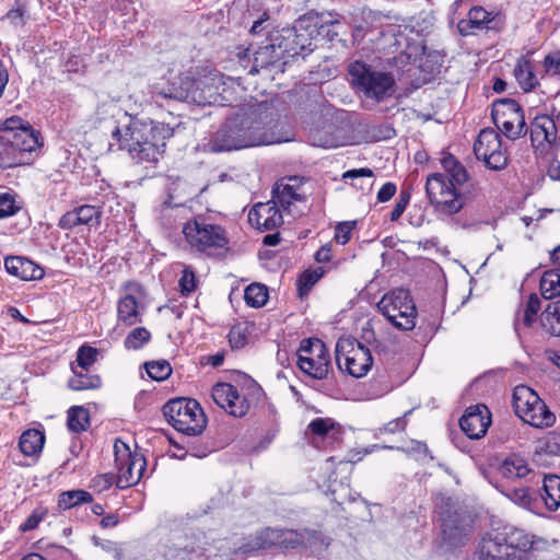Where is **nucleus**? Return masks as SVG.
<instances>
[{
    "mask_svg": "<svg viewBox=\"0 0 560 560\" xmlns=\"http://www.w3.org/2000/svg\"><path fill=\"white\" fill-rule=\"evenodd\" d=\"M173 136L174 129L167 124L136 118L112 131L118 149L126 150L131 160L144 168L155 167L165 152L166 141Z\"/></svg>",
    "mask_w": 560,
    "mask_h": 560,
    "instance_id": "f257e3e1",
    "label": "nucleus"
},
{
    "mask_svg": "<svg viewBox=\"0 0 560 560\" xmlns=\"http://www.w3.org/2000/svg\"><path fill=\"white\" fill-rule=\"evenodd\" d=\"M267 115L261 106L236 114L213 133L209 147L213 152L240 150L270 143L267 133Z\"/></svg>",
    "mask_w": 560,
    "mask_h": 560,
    "instance_id": "f03ea898",
    "label": "nucleus"
},
{
    "mask_svg": "<svg viewBox=\"0 0 560 560\" xmlns=\"http://www.w3.org/2000/svg\"><path fill=\"white\" fill-rule=\"evenodd\" d=\"M221 83L222 77L217 73L196 78L194 71L189 69L171 75L165 82L154 84L152 86V95L154 97L206 106L221 101L219 91Z\"/></svg>",
    "mask_w": 560,
    "mask_h": 560,
    "instance_id": "7ed1b4c3",
    "label": "nucleus"
},
{
    "mask_svg": "<svg viewBox=\"0 0 560 560\" xmlns=\"http://www.w3.org/2000/svg\"><path fill=\"white\" fill-rule=\"evenodd\" d=\"M40 145L39 132L28 122L18 116L8 118L0 127V166L11 168L31 164Z\"/></svg>",
    "mask_w": 560,
    "mask_h": 560,
    "instance_id": "20e7f679",
    "label": "nucleus"
},
{
    "mask_svg": "<svg viewBox=\"0 0 560 560\" xmlns=\"http://www.w3.org/2000/svg\"><path fill=\"white\" fill-rule=\"evenodd\" d=\"M183 234L192 250L207 256L217 257L229 250L226 230L203 218L187 221L183 226Z\"/></svg>",
    "mask_w": 560,
    "mask_h": 560,
    "instance_id": "39448f33",
    "label": "nucleus"
},
{
    "mask_svg": "<svg viewBox=\"0 0 560 560\" xmlns=\"http://www.w3.org/2000/svg\"><path fill=\"white\" fill-rule=\"evenodd\" d=\"M315 27L313 15L306 14L301 16L292 27L270 32V40L282 50L283 58L288 62L300 56L304 58L315 48L313 43Z\"/></svg>",
    "mask_w": 560,
    "mask_h": 560,
    "instance_id": "423d86ee",
    "label": "nucleus"
},
{
    "mask_svg": "<svg viewBox=\"0 0 560 560\" xmlns=\"http://www.w3.org/2000/svg\"><path fill=\"white\" fill-rule=\"evenodd\" d=\"M348 71L352 85L363 92L368 98L380 102L395 91V79L389 72L376 70L359 60L351 62Z\"/></svg>",
    "mask_w": 560,
    "mask_h": 560,
    "instance_id": "0eeeda50",
    "label": "nucleus"
},
{
    "mask_svg": "<svg viewBox=\"0 0 560 560\" xmlns=\"http://www.w3.org/2000/svg\"><path fill=\"white\" fill-rule=\"evenodd\" d=\"M163 416L175 430L189 436L201 434L207 425L202 408L190 398L170 400L163 407Z\"/></svg>",
    "mask_w": 560,
    "mask_h": 560,
    "instance_id": "6e6552de",
    "label": "nucleus"
},
{
    "mask_svg": "<svg viewBox=\"0 0 560 560\" xmlns=\"http://www.w3.org/2000/svg\"><path fill=\"white\" fill-rule=\"evenodd\" d=\"M512 405L515 415L534 428H548L556 421L555 415L545 401L527 385H518L514 388Z\"/></svg>",
    "mask_w": 560,
    "mask_h": 560,
    "instance_id": "1a4fd4ad",
    "label": "nucleus"
},
{
    "mask_svg": "<svg viewBox=\"0 0 560 560\" xmlns=\"http://www.w3.org/2000/svg\"><path fill=\"white\" fill-rule=\"evenodd\" d=\"M376 306L395 328L409 331L416 327L417 307L409 291L392 290L383 295Z\"/></svg>",
    "mask_w": 560,
    "mask_h": 560,
    "instance_id": "9d476101",
    "label": "nucleus"
},
{
    "mask_svg": "<svg viewBox=\"0 0 560 560\" xmlns=\"http://www.w3.org/2000/svg\"><path fill=\"white\" fill-rule=\"evenodd\" d=\"M336 362L341 371L360 378L373 364L370 349L353 338H340L336 343Z\"/></svg>",
    "mask_w": 560,
    "mask_h": 560,
    "instance_id": "9b49d317",
    "label": "nucleus"
},
{
    "mask_svg": "<svg viewBox=\"0 0 560 560\" xmlns=\"http://www.w3.org/2000/svg\"><path fill=\"white\" fill-rule=\"evenodd\" d=\"M491 117L497 128L510 140H516L527 133L523 109L513 98L494 101Z\"/></svg>",
    "mask_w": 560,
    "mask_h": 560,
    "instance_id": "f8f14e48",
    "label": "nucleus"
},
{
    "mask_svg": "<svg viewBox=\"0 0 560 560\" xmlns=\"http://www.w3.org/2000/svg\"><path fill=\"white\" fill-rule=\"evenodd\" d=\"M296 354L298 366L303 373L316 380L327 377L330 369L329 352L320 339L302 340Z\"/></svg>",
    "mask_w": 560,
    "mask_h": 560,
    "instance_id": "ddd939ff",
    "label": "nucleus"
},
{
    "mask_svg": "<svg viewBox=\"0 0 560 560\" xmlns=\"http://www.w3.org/2000/svg\"><path fill=\"white\" fill-rule=\"evenodd\" d=\"M272 199L283 212L292 218L301 217L306 210V194L298 177L278 180L272 189Z\"/></svg>",
    "mask_w": 560,
    "mask_h": 560,
    "instance_id": "4468645a",
    "label": "nucleus"
},
{
    "mask_svg": "<svg viewBox=\"0 0 560 560\" xmlns=\"http://www.w3.org/2000/svg\"><path fill=\"white\" fill-rule=\"evenodd\" d=\"M114 450L117 469L116 486L119 489H126L138 483L145 468L144 458L139 454H132L124 442H116Z\"/></svg>",
    "mask_w": 560,
    "mask_h": 560,
    "instance_id": "2eb2a0df",
    "label": "nucleus"
},
{
    "mask_svg": "<svg viewBox=\"0 0 560 560\" xmlns=\"http://www.w3.org/2000/svg\"><path fill=\"white\" fill-rule=\"evenodd\" d=\"M474 153L490 170L500 171L508 165V154L502 149L501 137L493 129L486 128L479 132L474 143Z\"/></svg>",
    "mask_w": 560,
    "mask_h": 560,
    "instance_id": "dca6fc26",
    "label": "nucleus"
},
{
    "mask_svg": "<svg viewBox=\"0 0 560 560\" xmlns=\"http://www.w3.org/2000/svg\"><path fill=\"white\" fill-rule=\"evenodd\" d=\"M303 529H278V528H266L260 532L254 539L248 544L241 547L243 552H250L259 549H268L273 546H278L285 549H294L302 547L303 542Z\"/></svg>",
    "mask_w": 560,
    "mask_h": 560,
    "instance_id": "f3484780",
    "label": "nucleus"
},
{
    "mask_svg": "<svg viewBox=\"0 0 560 560\" xmlns=\"http://www.w3.org/2000/svg\"><path fill=\"white\" fill-rule=\"evenodd\" d=\"M438 506L443 539L452 546L458 545L470 532V522L458 512H451L450 502Z\"/></svg>",
    "mask_w": 560,
    "mask_h": 560,
    "instance_id": "a211bd4d",
    "label": "nucleus"
},
{
    "mask_svg": "<svg viewBox=\"0 0 560 560\" xmlns=\"http://www.w3.org/2000/svg\"><path fill=\"white\" fill-rule=\"evenodd\" d=\"M211 397L220 408L235 418H242L248 412V400L245 396L240 395L237 388L231 384H215L212 387Z\"/></svg>",
    "mask_w": 560,
    "mask_h": 560,
    "instance_id": "6ab92c4d",
    "label": "nucleus"
},
{
    "mask_svg": "<svg viewBox=\"0 0 560 560\" xmlns=\"http://www.w3.org/2000/svg\"><path fill=\"white\" fill-rule=\"evenodd\" d=\"M288 60H284L283 52L276 43L270 40V33L267 38L254 52L253 67L249 73H258L260 70H268L273 73H283Z\"/></svg>",
    "mask_w": 560,
    "mask_h": 560,
    "instance_id": "aec40b11",
    "label": "nucleus"
},
{
    "mask_svg": "<svg viewBox=\"0 0 560 560\" xmlns=\"http://www.w3.org/2000/svg\"><path fill=\"white\" fill-rule=\"evenodd\" d=\"M491 423V416L486 405L469 407L459 419L463 432L472 440L482 438Z\"/></svg>",
    "mask_w": 560,
    "mask_h": 560,
    "instance_id": "412c9836",
    "label": "nucleus"
},
{
    "mask_svg": "<svg viewBox=\"0 0 560 560\" xmlns=\"http://www.w3.org/2000/svg\"><path fill=\"white\" fill-rule=\"evenodd\" d=\"M248 220L257 229L273 230L283 222L282 210L271 198L268 202L257 203L248 213Z\"/></svg>",
    "mask_w": 560,
    "mask_h": 560,
    "instance_id": "4be33fe9",
    "label": "nucleus"
},
{
    "mask_svg": "<svg viewBox=\"0 0 560 560\" xmlns=\"http://www.w3.org/2000/svg\"><path fill=\"white\" fill-rule=\"evenodd\" d=\"M497 27L493 13L482 7H472L467 18L459 20L457 23V30L462 36L471 35L477 30H493Z\"/></svg>",
    "mask_w": 560,
    "mask_h": 560,
    "instance_id": "5701e85b",
    "label": "nucleus"
},
{
    "mask_svg": "<svg viewBox=\"0 0 560 560\" xmlns=\"http://www.w3.org/2000/svg\"><path fill=\"white\" fill-rule=\"evenodd\" d=\"M494 533L498 537L503 538L501 541L504 542L505 550H508L515 560H521V552H525L532 548L533 540L523 529L506 525L502 528L494 529Z\"/></svg>",
    "mask_w": 560,
    "mask_h": 560,
    "instance_id": "b1692460",
    "label": "nucleus"
},
{
    "mask_svg": "<svg viewBox=\"0 0 560 560\" xmlns=\"http://www.w3.org/2000/svg\"><path fill=\"white\" fill-rule=\"evenodd\" d=\"M503 538L498 537L494 530L488 533L480 541L471 560H515L505 550Z\"/></svg>",
    "mask_w": 560,
    "mask_h": 560,
    "instance_id": "393cba45",
    "label": "nucleus"
},
{
    "mask_svg": "<svg viewBox=\"0 0 560 560\" xmlns=\"http://www.w3.org/2000/svg\"><path fill=\"white\" fill-rule=\"evenodd\" d=\"M557 139V127L548 115H537L530 124V140L536 149L552 144Z\"/></svg>",
    "mask_w": 560,
    "mask_h": 560,
    "instance_id": "a878e982",
    "label": "nucleus"
},
{
    "mask_svg": "<svg viewBox=\"0 0 560 560\" xmlns=\"http://www.w3.org/2000/svg\"><path fill=\"white\" fill-rule=\"evenodd\" d=\"M4 268L10 275L19 277L25 281L39 280L45 275V271L40 266L20 256L7 257L4 259Z\"/></svg>",
    "mask_w": 560,
    "mask_h": 560,
    "instance_id": "bb28decb",
    "label": "nucleus"
},
{
    "mask_svg": "<svg viewBox=\"0 0 560 560\" xmlns=\"http://www.w3.org/2000/svg\"><path fill=\"white\" fill-rule=\"evenodd\" d=\"M141 306L132 294H126L117 304V322L124 326H132L141 322Z\"/></svg>",
    "mask_w": 560,
    "mask_h": 560,
    "instance_id": "cd10ccee",
    "label": "nucleus"
},
{
    "mask_svg": "<svg viewBox=\"0 0 560 560\" xmlns=\"http://www.w3.org/2000/svg\"><path fill=\"white\" fill-rule=\"evenodd\" d=\"M502 493L514 504L529 511H534L539 502L538 492L529 487L508 488Z\"/></svg>",
    "mask_w": 560,
    "mask_h": 560,
    "instance_id": "c85d7f7f",
    "label": "nucleus"
},
{
    "mask_svg": "<svg viewBox=\"0 0 560 560\" xmlns=\"http://www.w3.org/2000/svg\"><path fill=\"white\" fill-rule=\"evenodd\" d=\"M453 186L454 184L447 175L442 173L431 174L425 184V191L430 202L434 206Z\"/></svg>",
    "mask_w": 560,
    "mask_h": 560,
    "instance_id": "c756f323",
    "label": "nucleus"
},
{
    "mask_svg": "<svg viewBox=\"0 0 560 560\" xmlns=\"http://www.w3.org/2000/svg\"><path fill=\"white\" fill-rule=\"evenodd\" d=\"M499 471L506 479H518L526 477L530 469L525 458L512 454L502 462Z\"/></svg>",
    "mask_w": 560,
    "mask_h": 560,
    "instance_id": "7c9ffc66",
    "label": "nucleus"
},
{
    "mask_svg": "<svg viewBox=\"0 0 560 560\" xmlns=\"http://www.w3.org/2000/svg\"><path fill=\"white\" fill-rule=\"evenodd\" d=\"M328 19L324 14L313 16V23L316 24L314 28L317 35L325 37L327 40L332 42L339 36L340 14L337 12H328Z\"/></svg>",
    "mask_w": 560,
    "mask_h": 560,
    "instance_id": "2f4dec72",
    "label": "nucleus"
},
{
    "mask_svg": "<svg viewBox=\"0 0 560 560\" xmlns=\"http://www.w3.org/2000/svg\"><path fill=\"white\" fill-rule=\"evenodd\" d=\"M374 173L369 167L353 168L342 174V179H351L350 185L361 190L363 194H370L373 189Z\"/></svg>",
    "mask_w": 560,
    "mask_h": 560,
    "instance_id": "473e14b6",
    "label": "nucleus"
},
{
    "mask_svg": "<svg viewBox=\"0 0 560 560\" xmlns=\"http://www.w3.org/2000/svg\"><path fill=\"white\" fill-rule=\"evenodd\" d=\"M544 492L538 494L550 511H556L560 506V477L549 475L544 477Z\"/></svg>",
    "mask_w": 560,
    "mask_h": 560,
    "instance_id": "72a5a7b5",
    "label": "nucleus"
},
{
    "mask_svg": "<svg viewBox=\"0 0 560 560\" xmlns=\"http://www.w3.org/2000/svg\"><path fill=\"white\" fill-rule=\"evenodd\" d=\"M72 376L68 381V386L72 390H89L100 388L101 377L97 374H89L88 371L78 370L74 364L71 365Z\"/></svg>",
    "mask_w": 560,
    "mask_h": 560,
    "instance_id": "f704fd0d",
    "label": "nucleus"
},
{
    "mask_svg": "<svg viewBox=\"0 0 560 560\" xmlns=\"http://www.w3.org/2000/svg\"><path fill=\"white\" fill-rule=\"evenodd\" d=\"M382 19L383 16L380 12L363 9L361 21L352 20L353 37L362 39L369 33L376 31L377 26L375 23L380 22Z\"/></svg>",
    "mask_w": 560,
    "mask_h": 560,
    "instance_id": "c9c22d12",
    "label": "nucleus"
},
{
    "mask_svg": "<svg viewBox=\"0 0 560 560\" xmlns=\"http://www.w3.org/2000/svg\"><path fill=\"white\" fill-rule=\"evenodd\" d=\"M44 443V433L36 429H30L21 435L19 446L24 455L33 456L43 450Z\"/></svg>",
    "mask_w": 560,
    "mask_h": 560,
    "instance_id": "e433bc0d",
    "label": "nucleus"
},
{
    "mask_svg": "<svg viewBox=\"0 0 560 560\" xmlns=\"http://www.w3.org/2000/svg\"><path fill=\"white\" fill-rule=\"evenodd\" d=\"M514 75L521 88L528 92L536 88L538 84L537 78L534 73V67L527 59H520L514 69Z\"/></svg>",
    "mask_w": 560,
    "mask_h": 560,
    "instance_id": "4c0bfd02",
    "label": "nucleus"
},
{
    "mask_svg": "<svg viewBox=\"0 0 560 560\" xmlns=\"http://www.w3.org/2000/svg\"><path fill=\"white\" fill-rule=\"evenodd\" d=\"M434 207L438 212L452 215L457 213L464 207V200L457 192L456 187L453 186L443 195L441 200L436 201Z\"/></svg>",
    "mask_w": 560,
    "mask_h": 560,
    "instance_id": "58836bf2",
    "label": "nucleus"
},
{
    "mask_svg": "<svg viewBox=\"0 0 560 560\" xmlns=\"http://www.w3.org/2000/svg\"><path fill=\"white\" fill-rule=\"evenodd\" d=\"M540 292L546 300L560 295V269L546 271L540 279Z\"/></svg>",
    "mask_w": 560,
    "mask_h": 560,
    "instance_id": "ea45409f",
    "label": "nucleus"
},
{
    "mask_svg": "<svg viewBox=\"0 0 560 560\" xmlns=\"http://www.w3.org/2000/svg\"><path fill=\"white\" fill-rule=\"evenodd\" d=\"M67 424L72 432H83L90 427V412L82 406H73L68 410Z\"/></svg>",
    "mask_w": 560,
    "mask_h": 560,
    "instance_id": "a19ab883",
    "label": "nucleus"
},
{
    "mask_svg": "<svg viewBox=\"0 0 560 560\" xmlns=\"http://www.w3.org/2000/svg\"><path fill=\"white\" fill-rule=\"evenodd\" d=\"M93 497L85 490H70L59 494L58 508L60 510H69L83 503H90Z\"/></svg>",
    "mask_w": 560,
    "mask_h": 560,
    "instance_id": "79ce46f5",
    "label": "nucleus"
},
{
    "mask_svg": "<svg viewBox=\"0 0 560 560\" xmlns=\"http://www.w3.org/2000/svg\"><path fill=\"white\" fill-rule=\"evenodd\" d=\"M199 550H188V544L178 538L166 546L164 557L166 560H198Z\"/></svg>",
    "mask_w": 560,
    "mask_h": 560,
    "instance_id": "37998d69",
    "label": "nucleus"
},
{
    "mask_svg": "<svg viewBox=\"0 0 560 560\" xmlns=\"http://www.w3.org/2000/svg\"><path fill=\"white\" fill-rule=\"evenodd\" d=\"M443 167L447 172L450 180L454 186L463 185L468 179V173L465 167L452 155L442 160Z\"/></svg>",
    "mask_w": 560,
    "mask_h": 560,
    "instance_id": "c03bdc74",
    "label": "nucleus"
},
{
    "mask_svg": "<svg viewBox=\"0 0 560 560\" xmlns=\"http://www.w3.org/2000/svg\"><path fill=\"white\" fill-rule=\"evenodd\" d=\"M244 300L252 307H261L268 301V289L260 283L249 284L244 292Z\"/></svg>",
    "mask_w": 560,
    "mask_h": 560,
    "instance_id": "a18cd8bd",
    "label": "nucleus"
},
{
    "mask_svg": "<svg viewBox=\"0 0 560 560\" xmlns=\"http://www.w3.org/2000/svg\"><path fill=\"white\" fill-rule=\"evenodd\" d=\"M542 326L553 336H560V300L549 304L544 313Z\"/></svg>",
    "mask_w": 560,
    "mask_h": 560,
    "instance_id": "49530a36",
    "label": "nucleus"
},
{
    "mask_svg": "<svg viewBox=\"0 0 560 560\" xmlns=\"http://www.w3.org/2000/svg\"><path fill=\"white\" fill-rule=\"evenodd\" d=\"M540 310V300L536 294H530L523 313V318L515 320V330L518 332L521 325L530 327L536 320L537 313Z\"/></svg>",
    "mask_w": 560,
    "mask_h": 560,
    "instance_id": "de8ad7c7",
    "label": "nucleus"
},
{
    "mask_svg": "<svg viewBox=\"0 0 560 560\" xmlns=\"http://www.w3.org/2000/svg\"><path fill=\"white\" fill-rule=\"evenodd\" d=\"M151 339V332L144 327L133 328L125 338L124 346L128 350H139Z\"/></svg>",
    "mask_w": 560,
    "mask_h": 560,
    "instance_id": "09e8293b",
    "label": "nucleus"
},
{
    "mask_svg": "<svg viewBox=\"0 0 560 560\" xmlns=\"http://www.w3.org/2000/svg\"><path fill=\"white\" fill-rule=\"evenodd\" d=\"M98 350L94 347L84 345L81 346L77 351V369L89 371V369L96 362Z\"/></svg>",
    "mask_w": 560,
    "mask_h": 560,
    "instance_id": "8fccbe9b",
    "label": "nucleus"
},
{
    "mask_svg": "<svg viewBox=\"0 0 560 560\" xmlns=\"http://www.w3.org/2000/svg\"><path fill=\"white\" fill-rule=\"evenodd\" d=\"M75 209L78 211L82 225H100V220L102 217V210L100 207L93 205H82L75 207Z\"/></svg>",
    "mask_w": 560,
    "mask_h": 560,
    "instance_id": "3c124183",
    "label": "nucleus"
},
{
    "mask_svg": "<svg viewBox=\"0 0 560 560\" xmlns=\"http://www.w3.org/2000/svg\"><path fill=\"white\" fill-rule=\"evenodd\" d=\"M148 375L154 381H164L171 373V364L166 360L151 361L144 364Z\"/></svg>",
    "mask_w": 560,
    "mask_h": 560,
    "instance_id": "603ef678",
    "label": "nucleus"
},
{
    "mask_svg": "<svg viewBox=\"0 0 560 560\" xmlns=\"http://www.w3.org/2000/svg\"><path fill=\"white\" fill-rule=\"evenodd\" d=\"M303 540H305L302 545L304 548H311L314 550L326 549L329 546V539L324 536L320 532L313 529H303Z\"/></svg>",
    "mask_w": 560,
    "mask_h": 560,
    "instance_id": "864d4df0",
    "label": "nucleus"
},
{
    "mask_svg": "<svg viewBox=\"0 0 560 560\" xmlns=\"http://www.w3.org/2000/svg\"><path fill=\"white\" fill-rule=\"evenodd\" d=\"M539 453L551 456L560 455V433L551 432L539 443Z\"/></svg>",
    "mask_w": 560,
    "mask_h": 560,
    "instance_id": "5fc2aeb1",
    "label": "nucleus"
},
{
    "mask_svg": "<svg viewBox=\"0 0 560 560\" xmlns=\"http://www.w3.org/2000/svg\"><path fill=\"white\" fill-rule=\"evenodd\" d=\"M318 270H305L298 279V290L301 296L307 294L322 277Z\"/></svg>",
    "mask_w": 560,
    "mask_h": 560,
    "instance_id": "6e6d98bb",
    "label": "nucleus"
},
{
    "mask_svg": "<svg viewBox=\"0 0 560 560\" xmlns=\"http://www.w3.org/2000/svg\"><path fill=\"white\" fill-rule=\"evenodd\" d=\"M47 513L48 510L45 506H36L33 510L32 514L20 525V532L26 533L35 529L38 526V524L45 518Z\"/></svg>",
    "mask_w": 560,
    "mask_h": 560,
    "instance_id": "4d7b16f0",
    "label": "nucleus"
},
{
    "mask_svg": "<svg viewBox=\"0 0 560 560\" xmlns=\"http://www.w3.org/2000/svg\"><path fill=\"white\" fill-rule=\"evenodd\" d=\"M335 427V421L330 418H316L311 421L307 429L317 436H325L329 430Z\"/></svg>",
    "mask_w": 560,
    "mask_h": 560,
    "instance_id": "13d9d810",
    "label": "nucleus"
},
{
    "mask_svg": "<svg viewBox=\"0 0 560 560\" xmlns=\"http://www.w3.org/2000/svg\"><path fill=\"white\" fill-rule=\"evenodd\" d=\"M19 209L12 195L0 194V219L15 214Z\"/></svg>",
    "mask_w": 560,
    "mask_h": 560,
    "instance_id": "bf43d9fd",
    "label": "nucleus"
},
{
    "mask_svg": "<svg viewBox=\"0 0 560 560\" xmlns=\"http://www.w3.org/2000/svg\"><path fill=\"white\" fill-rule=\"evenodd\" d=\"M179 287L183 294L191 293L196 288V276L190 267H185L179 279Z\"/></svg>",
    "mask_w": 560,
    "mask_h": 560,
    "instance_id": "052dcab7",
    "label": "nucleus"
},
{
    "mask_svg": "<svg viewBox=\"0 0 560 560\" xmlns=\"http://www.w3.org/2000/svg\"><path fill=\"white\" fill-rule=\"evenodd\" d=\"M79 225H82V223L75 208L63 213L58 222V226L62 230H72Z\"/></svg>",
    "mask_w": 560,
    "mask_h": 560,
    "instance_id": "680f3d73",
    "label": "nucleus"
},
{
    "mask_svg": "<svg viewBox=\"0 0 560 560\" xmlns=\"http://www.w3.org/2000/svg\"><path fill=\"white\" fill-rule=\"evenodd\" d=\"M354 226V222H341L336 226L335 240L338 244L345 245L351 238V232Z\"/></svg>",
    "mask_w": 560,
    "mask_h": 560,
    "instance_id": "e2e57ef3",
    "label": "nucleus"
},
{
    "mask_svg": "<svg viewBox=\"0 0 560 560\" xmlns=\"http://www.w3.org/2000/svg\"><path fill=\"white\" fill-rule=\"evenodd\" d=\"M410 200V195L407 191H401L399 198L396 200V203L390 212V220L393 222L397 221L404 211L406 210Z\"/></svg>",
    "mask_w": 560,
    "mask_h": 560,
    "instance_id": "0e129e2a",
    "label": "nucleus"
},
{
    "mask_svg": "<svg viewBox=\"0 0 560 560\" xmlns=\"http://www.w3.org/2000/svg\"><path fill=\"white\" fill-rule=\"evenodd\" d=\"M182 541H185L188 544V550H196L198 549V560H201V558L205 555L206 550V542L201 540L200 535L192 534L190 537L186 536L184 539L182 538Z\"/></svg>",
    "mask_w": 560,
    "mask_h": 560,
    "instance_id": "69168bd1",
    "label": "nucleus"
},
{
    "mask_svg": "<svg viewBox=\"0 0 560 560\" xmlns=\"http://www.w3.org/2000/svg\"><path fill=\"white\" fill-rule=\"evenodd\" d=\"M312 142L314 145L323 148H337L340 145L339 141L334 137H323L322 132H316L312 136Z\"/></svg>",
    "mask_w": 560,
    "mask_h": 560,
    "instance_id": "338daca9",
    "label": "nucleus"
},
{
    "mask_svg": "<svg viewBox=\"0 0 560 560\" xmlns=\"http://www.w3.org/2000/svg\"><path fill=\"white\" fill-rule=\"evenodd\" d=\"M397 187L394 183H385L377 192V200L380 202H386L390 200L396 194Z\"/></svg>",
    "mask_w": 560,
    "mask_h": 560,
    "instance_id": "774afa93",
    "label": "nucleus"
}]
</instances>
